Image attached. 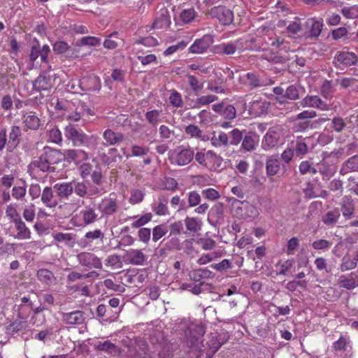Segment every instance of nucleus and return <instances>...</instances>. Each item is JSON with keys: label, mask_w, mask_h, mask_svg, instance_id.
Returning a JSON list of instances; mask_svg holds the SVG:
<instances>
[{"label": "nucleus", "mask_w": 358, "mask_h": 358, "mask_svg": "<svg viewBox=\"0 0 358 358\" xmlns=\"http://www.w3.org/2000/svg\"><path fill=\"white\" fill-rule=\"evenodd\" d=\"M244 50L262 51V57L268 61H276L281 57L285 60L289 58L286 54L291 51L290 43L277 36L273 30L266 27L257 29L255 35L243 38Z\"/></svg>", "instance_id": "obj_1"}, {"label": "nucleus", "mask_w": 358, "mask_h": 358, "mask_svg": "<svg viewBox=\"0 0 358 358\" xmlns=\"http://www.w3.org/2000/svg\"><path fill=\"white\" fill-rule=\"evenodd\" d=\"M64 134L76 146L87 145L89 141H96L99 139L97 136H88L81 129L76 128L71 124L66 127Z\"/></svg>", "instance_id": "obj_2"}, {"label": "nucleus", "mask_w": 358, "mask_h": 358, "mask_svg": "<svg viewBox=\"0 0 358 358\" xmlns=\"http://www.w3.org/2000/svg\"><path fill=\"white\" fill-rule=\"evenodd\" d=\"M232 205L233 215L237 218H255L259 215V211L257 208L248 201H241L234 199Z\"/></svg>", "instance_id": "obj_3"}, {"label": "nucleus", "mask_w": 358, "mask_h": 358, "mask_svg": "<svg viewBox=\"0 0 358 358\" xmlns=\"http://www.w3.org/2000/svg\"><path fill=\"white\" fill-rule=\"evenodd\" d=\"M194 157V150L188 148H178L170 157L171 164L182 166L189 164Z\"/></svg>", "instance_id": "obj_4"}, {"label": "nucleus", "mask_w": 358, "mask_h": 358, "mask_svg": "<svg viewBox=\"0 0 358 358\" xmlns=\"http://www.w3.org/2000/svg\"><path fill=\"white\" fill-rule=\"evenodd\" d=\"M97 209L102 217H108L116 213L119 209L117 198L114 194L103 198L98 203Z\"/></svg>", "instance_id": "obj_5"}, {"label": "nucleus", "mask_w": 358, "mask_h": 358, "mask_svg": "<svg viewBox=\"0 0 358 358\" xmlns=\"http://www.w3.org/2000/svg\"><path fill=\"white\" fill-rule=\"evenodd\" d=\"M55 79L52 76L44 72L40 74L34 80L31 82L32 90L38 92H46L49 94L50 90L53 87Z\"/></svg>", "instance_id": "obj_6"}, {"label": "nucleus", "mask_w": 358, "mask_h": 358, "mask_svg": "<svg viewBox=\"0 0 358 358\" xmlns=\"http://www.w3.org/2000/svg\"><path fill=\"white\" fill-rule=\"evenodd\" d=\"M244 50L243 38L234 41L222 43L214 48V51L218 55H231L236 51Z\"/></svg>", "instance_id": "obj_7"}, {"label": "nucleus", "mask_w": 358, "mask_h": 358, "mask_svg": "<svg viewBox=\"0 0 358 358\" xmlns=\"http://www.w3.org/2000/svg\"><path fill=\"white\" fill-rule=\"evenodd\" d=\"M50 52V49L48 45H44L43 47H41L38 44L33 45L29 55L30 60L36 62V64H40V66H41L42 63L48 64V57Z\"/></svg>", "instance_id": "obj_8"}, {"label": "nucleus", "mask_w": 358, "mask_h": 358, "mask_svg": "<svg viewBox=\"0 0 358 358\" xmlns=\"http://www.w3.org/2000/svg\"><path fill=\"white\" fill-rule=\"evenodd\" d=\"M214 40L211 35L206 34L200 38H196L192 44L188 51L192 54H202L207 52L208 49L213 44Z\"/></svg>", "instance_id": "obj_9"}, {"label": "nucleus", "mask_w": 358, "mask_h": 358, "mask_svg": "<svg viewBox=\"0 0 358 358\" xmlns=\"http://www.w3.org/2000/svg\"><path fill=\"white\" fill-rule=\"evenodd\" d=\"M210 14L224 25H229L234 22V13L226 6L215 7L212 8Z\"/></svg>", "instance_id": "obj_10"}, {"label": "nucleus", "mask_w": 358, "mask_h": 358, "mask_svg": "<svg viewBox=\"0 0 358 358\" xmlns=\"http://www.w3.org/2000/svg\"><path fill=\"white\" fill-rule=\"evenodd\" d=\"M269 103L261 98L253 99L249 103L248 113L253 117H259L266 113Z\"/></svg>", "instance_id": "obj_11"}, {"label": "nucleus", "mask_w": 358, "mask_h": 358, "mask_svg": "<svg viewBox=\"0 0 358 358\" xmlns=\"http://www.w3.org/2000/svg\"><path fill=\"white\" fill-rule=\"evenodd\" d=\"M79 263L88 268H101L102 262L101 259L97 257L94 253L83 252L78 255Z\"/></svg>", "instance_id": "obj_12"}, {"label": "nucleus", "mask_w": 358, "mask_h": 358, "mask_svg": "<svg viewBox=\"0 0 358 358\" xmlns=\"http://www.w3.org/2000/svg\"><path fill=\"white\" fill-rule=\"evenodd\" d=\"M300 105L303 108H315L322 111L329 108L328 104L316 95H307L300 101Z\"/></svg>", "instance_id": "obj_13"}, {"label": "nucleus", "mask_w": 358, "mask_h": 358, "mask_svg": "<svg viewBox=\"0 0 358 358\" xmlns=\"http://www.w3.org/2000/svg\"><path fill=\"white\" fill-rule=\"evenodd\" d=\"M168 203L169 195L160 194L158 195L156 202L152 206V210L158 216L169 215Z\"/></svg>", "instance_id": "obj_14"}, {"label": "nucleus", "mask_w": 358, "mask_h": 358, "mask_svg": "<svg viewBox=\"0 0 358 358\" xmlns=\"http://www.w3.org/2000/svg\"><path fill=\"white\" fill-rule=\"evenodd\" d=\"M124 257L131 264L137 266L144 265L148 260L147 255L143 253L142 250L139 249L127 250Z\"/></svg>", "instance_id": "obj_15"}, {"label": "nucleus", "mask_w": 358, "mask_h": 358, "mask_svg": "<svg viewBox=\"0 0 358 358\" xmlns=\"http://www.w3.org/2000/svg\"><path fill=\"white\" fill-rule=\"evenodd\" d=\"M64 159L67 162H73L76 165L87 161L89 158L88 153L80 149H69L64 151Z\"/></svg>", "instance_id": "obj_16"}, {"label": "nucleus", "mask_w": 358, "mask_h": 358, "mask_svg": "<svg viewBox=\"0 0 358 358\" xmlns=\"http://www.w3.org/2000/svg\"><path fill=\"white\" fill-rule=\"evenodd\" d=\"M206 168L210 171H221L224 168L223 158L215 152L208 150Z\"/></svg>", "instance_id": "obj_17"}, {"label": "nucleus", "mask_w": 358, "mask_h": 358, "mask_svg": "<svg viewBox=\"0 0 358 358\" xmlns=\"http://www.w3.org/2000/svg\"><path fill=\"white\" fill-rule=\"evenodd\" d=\"M103 138L105 141L103 145L106 146H113L118 145L123 142L124 136L121 132H116L111 129H106L102 134Z\"/></svg>", "instance_id": "obj_18"}, {"label": "nucleus", "mask_w": 358, "mask_h": 358, "mask_svg": "<svg viewBox=\"0 0 358 358\" xmlns=\"http://www.w3.org/2000/svg\"><path fill=\"white\" fill-rule=\"evenodd\" d=\"M171 25V17L169 10L166 8H162L157 13L152 27L155 29H167Z\"/></svg>", "instance_id": "obj_19"}, {"label": "nucleus", "mask_w": 358, "mask_h": 358, "mask_svg": "<svg viewBox=\"0 0 358 358\" xmlns=\"http://www.w3.org/2000/svg\"><path fill=\"white\" fill-rule=\"evenodd\" d=\"M101 80L98 76H90L80 80V86L85 92H99L101 89Z\"/></svg>", "instance_id": "obj_20"}, {"label": "nucleus", "mask_w": 358, "mask_h": 358, "mask_svg": "<svg viewBox=\"0 0 358 358\" xmlns=\"http://www.w3.org/2000/svg\"><path fill=\"white\" fill-rule=\"evenodd\" d=\"M280 133L274 129H269L263 138L262 147L265 150H271L278 144Z\"/></svg>", "instance_id": "obj_21"}, {"label": "nucleus", "mask_w": 358, "mask_h": 358, "mask_svg": "<svg viewBox=\"0 0 358 358\" xmlns=\"http://www.w3.org/2000/svg\"><path fill=\"white\" fill-rule=\"evenodd\" d=\"M239 80L242 84L251 90L258 88L264 85L263 82L261 80L259 77L252 72H248L241 76Z\"/></svg>", "instance_id": "obj_22"}, {"label": "nucleus", "mask_w": 358, "mask_h": 358, "mask_svg": "<svg viewBox=\"0 0 358 358\" xmlns=\"http://www.w3.org/2000/svg\"><path fill=\"white\" fill-rule=\"evenodd\" d=\"M54 189L57 196L62 199H69L73 193V180L71 182H63L56 183Z\"/></svg>", "instance_id": "obj_23"}, {"label": "nucleus", "mask_w": 358, "mask_h": 358, "mask_svg": "<svg viewBox=\"0 0 358 358\" xmlns=\"http://www.w3.org/2000/svg\"><path fill=\"white\" fill-rule=\"evenodd\" d=\"M22 120L27 130H37L41 126V120L34 112L24 113Z\"/></svg>", "instance_id": "obj_24"}, {"label": "nucleus", "mask_w": 358, "mask_h": 358, "mask_svg": "<svg viewBox=\"0 0 358 358\" xmlns=\"http://www.w3.org/2000/svg\"><path fill=\"white\" fill-rule=\"evenodd\" d=\"M313 136H297L296 140L295 152L297 157H303L308 152V143Z\"/></svg>", "instance_id": "obj_25"}, {"label": "nucleus", "mask_w": 358, "mask_h": 358, "mask_svg": "<svg viewBox=\"0 0 358 358\" xmlns=\"http://www.w3.org/2000/svg\"><path fill=\"white\" fill-rule=\"evenodd\" d=\"M41 201L49 208H55L57 206V201L54 199L53 190L50 187H45L41 192Z\"/></svg>", "instance_id": "obj_26"}, {"label": "nucleus", "mask_w": 358, "mask_h": 358, "mask_svg": "<svg viewBox=\"0 0 358 358\" xmlns=\"http://www.w3.org/2000/svg\"><path fill=\"white\" fill-rule=\"evenodd\" d=\"M259 142V135L256 133H249L242 139V148L246 151H252L256 149Z\"/></svg>", "instance_id": "obj_27"}, {"label": "nucleus", "mask_w": 358, "mask_h": 358, "mask_svg": "<svg viewBox=\"0 0 358 358\" xmlns=\"http://www.w3.org/2000/svg\"><path fill=\"white\" fill-rule=\"evenodd\" d=\"M337 61L346 66H352L358 62V57L352 52H338L336 55Z\"/></svg>", "instance_id": "obj_28"}, {"label": "nucleus", "mask_w": 358, "mask_h": 358, "mask_svg": "<svg viewBox=\"0 0 358 358\" xmlns=\"http://www.w3.org/2000/svg\"><path fill=\"white\" fill-rule=\"evenodd\" d=\"M43 157L47 159V162L50 165L58 164L61 161V152L50 147H45L42 152Z\"/></svg>", "instance_id": "obj_29"}, {"label": "nucleus", "mask_w": 358, "mask_h": 358, "mask_svg": "<svg viewBox=\"0 0 358 358\" xmlns=\"http://www.w3.org/2000/svg\"><path fill=\"white\" fill-rule=\"evenodd\" d=\"M38 280L43 284L50 286L55 283L56 277L54 273L46 268H40L36 272Z\"/></svg>", "instance_id": "obj_30"}, {"label": "nucleus", "mask_w": 358, "mask_h": 358, "mask_svg": "<svg viewBox=\"0 0 358 358\" xmlns=\"http://www.w3.org/2000/svg\"><path fill=\"white\" fill-rule=\"evenodd\" d=\"M63 321L68 324H80L84 321V315L82 311L76 310L71 313L63 314Z\"/></svg>", "instance_id": "obj_31"}, {"label": "nucleus", "mask_w": 358, "mask_h": 358, "mask_svg": "<svg viewBox=\"0 0 358 358\" xmlns=\"http://www.w3.org/2000/svg\"><path fill=\"white\" fill-rule=\"evenodd\" d=\"M22 136V130L19 126L13 125L9 132V140L8 143L7 150L11 151V147H16L20 143V138Z\"/></svg>", "instance_id": "obj_32"}, {"label": "nucleus", "mask_w": 358, "mask_h": 358, "mask_svg": "<svg viewBox=\"0 0 358 358\" xmlns=\"http://www.w3.org/2000/svg\"><path fill=\"white\" fill-rule=\"evenodd\" d=\"M14 224L17 230V235L15 236L16 238L19 240H25L29 239L31 238V231L26 226L25 223L22 220L21 218L15 222Z\"/></svg>", "instance_id": "obj_33"}, {"label": "nucleus", "mask_w": 358, "mask_h": 358, "mask_svg": "<svg viewBox=\"0 0 358 358\" xmlns=\"http://www.w3.org/2000/svg\"><path fill=\"white\" fill-rule=\"evenodd\" d=\"M341 207L342 214L345 217V219H351L355 211V206L352 199L350 197L344 196L342 199Z\"/></svg>", "instance_id": "obj_34"}, {"label": "nucleus", "mask_w": 358, "mask_h": 358, "mask_svg": "<svg viewBox=\"0 0 358 358\" xmlns=\"http://www.w3.org/2000/svg\"><path fill=\"white\" fill-rule=\"evenodd\" d=\"M80 215L85 225L91 224L98 220V214L96 213L95 209L90 206H87L83 209L80 211Z\"/></svg>", "instance_id": "obj_35"}, {"label": "nucleus", "mask_w": 358, "mask_h": 358, "mask_svg": "<svg viewBox=\"0 0 358 358\" xmlns=\"http://www.w3.org/2000/svg\"><path fill=\"white\" fill-rule=\"evenodd\" d=\"M280 160L277 156L272 155L266 159V169L268 176H273L276 175L280 170Z\"/></svg>", "instance_id": "obj_36"}, {"label": "nucleus", "mask_w": 358, "mask_h": 358, "mask_svg": "<svg viewBox=\"0 0 358 358\" xmlns=\"http://www.w3.org/2000/svg\"><path fill=\"white\" fill-rule=\"evenodd\" d=\"M184 222L187 230L190 233L195 234L201 229L202 222L198 217L187 216Z\"/></svg>", "instance_id": "obj_37"}, {"label": "nucleus", "mask_w": 358, "mask_h": 358, "mask_svg": "<svg viewBox=\"0 0 358 358\" xmlns=\"http://www.w3.org/2000/svg\"><path fill=\"white\" fill-rule=\"evenodd\" d=\"M350 338L348 336L341 334L339 338L333 343L332 348L336 352H345L348 347L350 346Z\"/></svg>", "instance_id": "obj_38"}, {"label": "nucleus", "mask_w": 358, "mask_h": 358, "mask_svg": "<svg viewBox=\"0 0 358 358\" xmlns=\"http://www.w3.org/2000/svg\"><path fill=\"white\" fill-rule=\"evenodd\" d=\"M162 115V110L152 109L145 113V117L148 124L156 127L159 122H161Z\"/></svg>", "instance_id": "obj_39"}, {"label": "nucleus", "mask_w": 358, "mask_h": 358, "mask_svg": "<svg viewBox=\"0 0 358 358\" xmlns=\"http://www.w3.org/2000/svg\"><path fill=\"white\" fill-rule=\"evenodd\" d=\"M152 215L151 213H146L139 217L136 216L130 217L129 219H134V221L131 223V227L133 229L143 228L142 227L148 224L152 220Z\"/></svg>", "instance_id": "obj_40"}, {"label": "nucleus", "mask_w": 358, "mask_h": 358, "mask_svg": "<svg viewBox=\"0 0 358 358\" xmlns=\"http://www.w3.org/2000/svg\"><path fill=\"white\" fill-rule=\"evenodd\" d=\"M210 143L215 148L226 147L229 145L228 134L220 131L217 135H214L211 138Z\"/></svg>", "instance_id": "obj_41"}, {"label": "nucleus", "mask_w": 358, "mask_h": 358, "mask_svg": "<svg viewBox=\"0 0 358 358\" xmlns=\"http://www.w3.org/2000/svg\"><path fill=\"white\" fill-rule=\"evenodd\" d=\"M341 216L340 210L334 208L327 212L322 217L323 222L328 226H332L336 224Z\"/></svg>", "instance_id": "obj_42"}, {"label": "nucleus", "mask_w": 358, "mask_h": 358, "mask_svg": "<svg viewBox=\"0 0 358 358\" xmlns=\"http://www.w3.org/2000/svg\"><path fill=\"white\" fill-rule=\"evenodd\" d=\"M197 13L192 8L183 9L179 15V18L183 24H189L193 22L197 17Z\"/></svg>", "instance_id": "obj_43"}, {"label": "nucleus", "mask_w": 358, "mask_h": 358, "mask_svg": "<svg viewBox=\"0 0 358 358\" xmlns=\"http://www.w3.org/2000/svg\"><path fill=\"white\" fill-rule=\"evenodd\" d=\"M218 99V97L214 94H207L198 97L195 101V104L192 106V108H198L201 106H207Z\"/></svg>", "instance_id": "obj_44"}, {"label": "nucleus", "mask_w": 358, "mask_h": 358, "mask_svg": "<svg viewBox=\"0 0 358 358\" xmlns=\"http://www.w3.org/2000/svg\"><path fill=\"white\" fill-rule=\"evenodd\" d=\"M99 274L95 271L88 272L87 273L83 274L77 271H72L67 275V282L71 283L76 280H83L85 278L98 276Z\"/></svg>", "instance_id": "obj_45"}, {"label": "nucleus", "mask_w": 358, "mask_h": 358, "mask_svg": "<svg viewBox=\"0 0 358 358\" xmlns=\"http://www.w3.org/2000/svg\"><path fill=\"white\" fill-rule=\"evenodd\" d=\"M186 78L188 85L195 94H197L203 89V83H200L194 76L187 74Z\"/></svg>", "instance_id": "obj_46"}, {"label": "nucleus", "mask_w": 358, "mask_h": 358, "mask_svg": "<svg viewBox=\"0 0 358 358\" xmlns=\"http://www.w3.org/2000/svg\"><path fill=\"white\" fill-rule=\"evenodd\" d=\"M185 132L190 138L204 140L202 130L196 125L189 124L185 129Z\"/></svg>", "instance_id": "obj_47"}, {"label": "nucleus", "mask_w": 358, "mask_h": 358, "mask_svg": "<svg viewBox=\"0 0 358 358\" xmlns=\"http://www.w3.org/2000/svg\"><path fill=\"white\" fill-rule=\"evenodd\" d=\"M169 103L174 108H181L183 106L182 95L176 90L170 91Z\"/></svg>", "instance_id": "obj_48"}, {"label": "nucleus", "mask_w": 358, "mask_h": 358, "mask_svg": "<svg viewBox=\"0 0 358 358\" xmlns=\"http://www.w3.org/2000/svg\"><path fill=\"white\" fill-rule=\"evenodd\" d=\"M73 189L76 195L84 198L87 194V186L83 182L73 180Z\"/></svg>", "instance_id": "obj_49"}, {"label": "nucleus", "mask_w": 358, "mask_h": 358, "mask_svg": "<svg viewBox=\"0 0 358 358\" xmlns=\"http://www.w3.org/2000/svg\"><path fill=\"white\" fill-rule=\"evenodd\" d=\"M299 171L302 175L305 174H315L317 173V170L313 167V162L310 160H305L300 163Z\"/></svg>", "instance_id": "obj_50"}, {"label": "nucleus", "mask_w": 358, "mask_h": 358, "mask_svg": "<svg viewBox=\"0 0 358 358\" xmlns=\"http://www.w3.org/2000/svg\"><path fill=\"white\" fill-rule=\"evenodd\" d=\"M168 233V227L165 224H159L152 229V241H158Z\"/></svg>", "instance_id": "obj_51"}, {"label": "nucleus", "mask_w": 358, "mask_h": 358, "mask_svg": "<svg viewBox=\"0 0 358 358\" xmlns=\"http://www.w3.org/2000/svg\"><path fill=\"white\" fill-rule=\"evenodd\" d=\"M59 217L66 218L70 217L75 211L74 205L70 203H64L58 206Z\"/></svg>", "instance_id": "obj_52"}, {"label": "nucleus", "mask_w": 358, "mask_h": 358, "mask_svg": "<svg viewBox=\"0 0 358 358\" xmlns=\"http://www.w3.org/2000/svg\"><path fill=\"white\" fill-rule=\"evenodd\" d=\"M118 33L115 31L111 33L103 41V45L105 48L108 50H113L118 45V41L114 38L119 39Z\"/></svg>", "instance_id": "obj_53"}, {"label": "nucleus", "mask_w": 358, "mask_h": 358, "mask_svg": "<svg viewBox=\"0 0 358 358\" xmlns=\"http://www.w3.org/2000/svg\"><path fill=\"white\" fill-rule=\"evenodd\" d=\"M27 194V187L25 185L17 186L15 185L12 188V196L18 201H23Z\"/></svg>", "instance_id": "obj_54"}, {"label": "nucleus", "mask_w": 358, "mask_h": 358, "mask_svg": "<svg viewBox=\"0 0 358 358\" xmlns=\"http://www.w3.org/2000/svg\"><path fill=\"white\" fill-rule=\"evenodd\" d=\"M343 169L348 172L358 171V155L349 158L343 164Z\"/></svg>", "instance_id": "obj_55"}, {"label": "nucleus", "mask_w": 358, "mask_h": 358, "mask_svg": "<svg viewBox=\"0 0 358 358\" xmlns=\"http://www.w3.org/2000/svg\"><path fill=\"white\" fill-rule=\"evenodd\" d=\"M229 143L232 145H238L243 139V134L238 129H234L228 134Z\"/></svg>", "instance_id": "obj_56"}, {"label": "nucleus", "mask_w": 358, "mask_h": 358, "mask_svg": "<svg viewBox=\"0 0 358 358\" xmlns=\"http://www.w3.org/2000/svg\"><path fill=\"white\" fill-rule=\"evenodd\" d=\"M5 213L6 217H8V219L13 223L21 218L15 206L13 204L7 206Z\"/></svg>", "instance_id": "obj_57"}, {"label": "nucleus", "mask_w": 358, "mask_h": 358, "mask_svg": "<svg viewBox=\"0 0 358 358\" xmlns=\"http://www.w3.org/2000/svg\"><path fill=\"white\" fill-rule=\"evenodd\" d=\"M342 15L347 19H355L358 17V6H345L341 9Z\"/></svg>", "instance_id": "obj_58"}, {"label": "nucleus", "mask_w": 358, "mask_h": 358, "mask_svg": "<svg viewBox=\"0 0 358 358\" xmlns=\"http://www.w3.org/2000/svg\"><path fill=\"white\" fill-rule=\"evenodd\" d=\"M338 283L341 287L347 289H352L357 286V282L354 278H346L344 275L340 277Z\"/></svg>", "instance_id": "obj_59"}, {"label": "nucleus", "mask_w": 358, "mask_h": 358, "mask_svg": "<svg viewBox=\"0 0 358 358\" xmlns=\"http://www.w3.org/2000/svg\"><path fill=\"white\" fill-rule=\"evenodd\" d=\"M32 165L43 172L49 171L50 167L47 162V159L43 157L42 153L38 159L32 162Z\"/></svg>", "instance_id": "obj_60"}, {"label": "nucleus", "mask_w": 358, "mask_h": 358, "mask_svg": "<svg viewBox=\"0 0 358 358\" xmlns=\"http://www.w3.org/2000/svg\"><path fill=\"white\" fill-rule=\"evenodd\" d=\"M158 131L159 136L162 139H171L175 136L174 130L164 124H162Z\"/></svg>", "instance_id": "obj_61"}, {"label": "nucleus", "mask_w": 358, "mask_h": 358, "mask_svg": "<svg viewBox=\"0 0 358 358\" xmlns=\"http://www.w3.org/2000/svg\"><path fill=\"white\" fill-rule=\"evenodd\" d=\"M197 244L204 250H210L215 248L216 242L210 238H201Z\"/></svg>", "instance_id": "obj_62"}, {"label": "nucleus", "mask_w": 358, "mask_h": 358, "mask_svg": "<svg viewBox=\"0 0 358 358\" xmlns=\"http://www.w3.org/2000/svg\"><path fill=\"white\" fill-rule=\"evenodd\" d=\"M178 185V182L173 178L166 177L163 180V188L172 192L176 191Z\"/></svg>", "instance_id": "obj_63"}, {"label": "nucleus", "mask_w": 358, "mask_h": 358, "mask_svg": "<svg viewBox=\"0 0 358 358\" xmlns=\"http://www.w3.org/2000/svg\"><path fill=\"white\" fill-rule=\"evenodd\" d=\"M187 42H185V41H181L178 42L177 44L171 45L169 48H167L164 52V55L169 56L175 53L178 50H183L187 46Z\"/></svg>", "instance_id": "obj_64"}]
</instances>
